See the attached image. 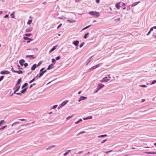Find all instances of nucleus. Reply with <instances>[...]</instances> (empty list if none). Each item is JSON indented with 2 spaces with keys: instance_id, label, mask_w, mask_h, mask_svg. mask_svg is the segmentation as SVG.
<instances>
[{
  "instance_id": "1",
  "label": "nucleus",
  "mask_w": 156,
  "mask_h": 156,
  "mask_svg": "<svg viewBox=\"0 0 156 156\" xmlns=\"http://www.w3.org/2000/svg\"><path fill=\"white\" fill-rule=\"evenodd\" d=\"M89 14L95 17H98L100 16L99 12L94 11H91L89 12Z\"/></svg>"
},
{
  "instance_id": "2",
  "label": "nucleus",
  "mask_w": 156,
  "mask_h": 156,
  "mask_svg": "<svg viewBox=\"0 0 156 156\" xmlns=\"http://www.w3.org/2000/svg\"><path fill=\"white\" fill-rule=\"evenodd\" d=\"M68 100H66L63 102L60 105V107H62L64 106L66 104V103L68 102Z\"/></svg>"
},
{
  "instance_id": "3",
  "label": "nucleus",
  "mask_w": 156,
  "mask_h": 156,
  "mask_svg": "<svg viewBox=\"0 0 156 156\" xmlns=\"http://www.w3.org/2000/svg\"><path fill=\"white\" fill-rule=\"evenodd\" d=\"M9 72L8 71L4 70L1 72L0 73L2 74H7L9 73Z\"/></svg>"
},
{
  "instance_id": "4",
  "label": "nucleus",
  "mask_w": 156,
  "mask_h": 156,
  "mask_svg": "<svg viewBox=\"0 0 156 156\" xmlns=\"http://www.w3.org/2000/svg\"><path fill=\"white\" fill-rule=\"evenodd\" d=\"M26 57L30 59H34L36 58V56L35 55H27L26 56Z\"/></svg>"
},
{
  "instance_id": "5",
  "label": "nucleus",
  "mask_w": 156,
  "mask_h": 156,
  "mask_svg": "<svg viewBox=\"0 0 156 156\" xmlns=\"http://www.w3.org/2000/svg\"><path fill=\"white\" fill-rule=\"evenodd\" d=\"M109 80V79L107 78V77H105V78H103L102 80H101V82H106L108 81Z\"/></svg>"
},
{
  "instance_id": "6",
  "label": "nucleus",
  "mask_w": 156,
  "mask_h": 156,
  "mask_svg": "<svg viewBox=\"0 0 156 156\" xmlns=\"http://www.w3.org/2000/svg\"><path fill=\"white\" fill-rule=\"evenodd\" d=\"M121 2H119L117 3L115 5V7L118 9H119L120 8V4Z\"/></svg>"
},
{
  "instance_id": "7",
  "label": "nucleus",
  "mask_w": 156,
  "mask_h": 156,
  "mask_svg": "<svg viewBox=\"0 0 156 156\" xmlns=\"http://www.w3.org/2000/svg\"><path fill=\"white\" fill-rule=\"evenodd\" d=\"M56 146L55 145H52L49 147L48 148H46L47 150H51Z\"/></svg>"
},
{
  "instance_id": "8",
  "label": "nucleus",
  "mask_w": 156,
  "mask_h": 156,
  "mask_svg": "<svg viewBox=\"0 0 156 156\" xmlns=\"http://www.w3.org/2000/svg\"><path fill=\"white\" fill-rule=\"evenodd\" d=\"M37 66L36 64H34L31 67V70L33 71L34 70Z\"/></svg>"
},
{
  "instance_id": "9",
  "label": "nucleus",
  "mask_w": 156,
  "mask_h": 156,
  "mask_svg": "<svg viewBox=\"0 0 156 156\" xmlns=\"http://www.w3.org/2000/svg\"><path fill=\"white\" fill-rule=\"evenodd\" d=\"M24 62L25 60L23 59L20 60L19 61V63L21 66H23V63Z\"/></svg>"
},
{
  "instance_id": "10",
  "label": "nucleus",
  "mask_w": 156,
  "mask_h": 156,
  "mask_svg": "<svg viewBox=\"0 0 156 156\" xmlns=\"http://www.w3.org/2000/svg\"><path fill=\"white\" fill-rule=\"evenodd\" d=\"M87 98L86 97H84L83 96H81L80 97L79 99L78 100V101L80 102L81 100H83Z\"/></svg>"
},
{
  "instance_id": "11",
  "label": "nucleus",
  "mask_w": 156,
  "mask_h": 156,
  "mask_svg": "<svg viewBox=\"0 0 156 156\" xmlns=\"http://www.w3.org/2000/svg\"><path fill=\"white\" fill-rule=\"evenodd\" d=\"M98 87H99L98 89H100L102 88H103L104 85V84H103L101 83H99L98 84Z\"/></svg>"
},
{
  "instance_id": "12",
  "label": "nucleus",
  "mask_w": 156,
  "mask_h": 156,
  "mask_svg": "<svg viewBox=\"0 0 156 156\" xmlns=\"http://www.w3.org/2000/svg\"><path fill=\"white\" fill-rule=\"evenodd\" d=\"M57 46H54L50 51L49 53H50L51 52H52V51H54L56 48V47Z\"/></svg>"
},
{
  "instance_id": "13",
  "label": "nucleus",
  "mask_w": 156,
  "mask_h": 156,
  "mask_svg": "<svg viewBox=\"0 0 156 156\" xmlns=\"http://www.w3.org/2000/svg\"><path fill=\"white\" fill-rule=\"evenodd\" d=\"M33 30V28L32 27H30L27 29L26 31V32H30L32 31Z\"/></svg>"
},
{
  "instance_id": "14",
  "label": "nucleus",
  "mask_w": 156,
  "mask_h": 156,
  "mask_svg": "<svg viewBox=\"0 0 156 156\" xmlns=\"http://www.w3.org/2000/svg\"><path fill=\"white\" fill-rule=\"evenodd\" d=\"M21 81V78L19 79L18 80L17 82V83L16 84V86H19V85Z\"/></svg>"
},
{
  "instance_id": "15",
  "label": "nucleus",
  "mask_w": 156,
  "mask_h": 156,
  "mask_svg": "<svg viewBox=\"0 0 156 156\" xmlns=\"http://www.w3.org/2000/svg\"><path fill=\"white\" fill-rule=\"evenodd\" d=\"M27 88H26L23 89V90H22L21 91V93L22 94H23L27 91Z\"/></svg>"
},
{
  "instance_id": "16",
  "label": "nucleus",
  "mask_w": 156,
  "mask_h": 156,
  "mask_svg": "<svg viewBox=\"0 0 156 156\" xmlns=\"http://www.w3.org/2000/svg\"><path fill=\"white\" fill-rule=\"evenodd\" d=\"M79 43V42L78 41H76L73 42V44L76 46H77Z\"/></svg>"
},
{
  "instance_id": "17",
  "label": "nucleus",
  "mask_w": 156,
  "mask_h": 156,
  "mask_svg": "<svg viewBox=\"0 0 156 156\" xmlns=\"http://www.w3.org/2000/svg\"><path fill=\"white\" fill-rule=\"evenodd\" d=\"M14 73H17L19 74H20L22 73V71L21 70L16 71H14Z\"/></svg>"
},
{
  "instance_id": "18",
  "label": "nucleus",
  "mask_w": 156,
  "mask_h": 156,
  "mask_svg": "<svg viewBox=\"0 0 156 156\" xmlns=\"http://www.w3.org/2000/svg\"><path fill=\"white\" fill-rule=\"evenodd\" d=\"M16 89L15 90H16V91H18L19 89H20V85L19 86H16Z\"/></svg>"
},
{
  "instance_id": "19",
  "label": "nucleus",
  "mask_w": 156,
  "mask_h": 156,
  "mask_svg": "<svg viewBox=\"0 0 156 156\" xmlns=\"http://www.w3.org/2000/svg\"><path fill=\"white\" fill-rule=\"evenodd\" d=\"M28 84L27 83H25L22 87V88L23 89L26 86H27Z\"/></svg>"
},
{
  "instance_id": "20",
  "label": "nucleus",
  "mask_w": 156,
  "mask_h": 156,
  "mask_svg": "<svg viewBox=\"0 0 156 156\" xmlns=\"http://www.w3.org/2000/svg\"><path fill=\"white\" fill-rule=\"evenodd\" d=\"M44 74V73H43V71L42 72H40L39 73V76L38 77L39 78H40Z\"/></svg>"
},
{
  "instance_id": "21",
  "label": "nucleus",
  "mask_w": 156,
  "mask_h": 156,
  "mask_svg": "<svg viewBox=\"0 0 156 156\" xmlns=\"http://www.w3.org/2000/svg\"><path fill=\"white\" fill-rule=\"evenodd\" d=\"M97 65H96V66H95L92 67H91L90 68V70H92V69H94L96 68L97 67Z\"/></svg>"
},
{
  "instance_id": "22",
  "label": "nucleus",
  "mask_w": 156,
  "mask_h": 156,
  "mask_svg": "<svg viewBox=\"0 0 156 156\" xmlns=\"http://www.w3.org/2000/svg\"><path fill=\"white\" fill-rule=\"evenodd\" d=\"M107 136L106 134H105V135H101V136H98V137L99 138H100V137H105V136Z\"/></svg>"
},
{
  "instance_id": "23",
  "label": "nucleus",
  "mask_w": 156,
  "mask_h": 156,
  "mask_svg": "<svg viewBox=\"0 0 156 156\" xmlns=\"http://www.w3.org/2000/svg\"><path fill=\"white\" fill-rule=\"evenodd\" d=\"M35 78H34L33 79H32L31 80H30L29 82V83H32L35 80Z\"/></svg>"
},
{
  "instance_id": "24",
  "label": "nucleus",
  "mask_w": 156,
  "mask_h": 156,
  "mask_svg": "<svg viewBox=\"0 0 156 156\" xmlns=\"http://www.w3.org/2000/svg\"><path fill=\"white\" fill-rule=\"evenodd\" d=\"M90 26V25H89L88 26H86V27H84V28H83L82 30H83L85 29H86L88 28Z\"/></svg>"
},
{
  "instance_id": "25",
  "label": "nucleus",
  "mask_w": 156,
  "mask_h": 156,
  "mask_svg": "<svg viewBox=\"0 0 156 156\" xmlns=\"http://www.w3.org/2000/svg\"><path fill=\"white\" fill-rule=\"evenodd\" d=\"M90 26V25H89L88 26H86V27H84V28H83L82 30H83L85 29H86L88 28Z\"/></svg>"
},
{
  "instance_id": "26",
  "label": "nucleus",
  "mask_w": 156,
  "mask_h": 156,
  "mask_svg": "<svg viewBox=\"0 0 156 156\" xmlns=\"http://www.w3.org/2000/svg\"><path fill=\"white\" fill-rule=\"evenodd\" d=\"M32 20H29L27 22V24L29 25L31 23V22H32Z\"/></svg>"
},
{
  "instance_id": "27",
  "label": "nucleus",
  "mask_w": 156,
  "mask_h": 156,
  "mask_svg": "<svg viewBox=\"0 0 156 156\" xmlns=\"http://www.w3.org/2000/svg\"><path fill=\"white\" fill-rule=\"evenodd\" d=\"M57 106H58V105H55L53 106V107L51 108H52V109H55V108H56L57 107Z\"/></svg>"
},
{
  "instance_id": "28",
  "label": "nucleus",
  "mask_w": 156,
  "mask_h": 156,
  "mask_svg": "<svg viewBox=\"0 0 156 156\" xmlns=\"http://www.w3.org/2000/svg\"><path fill=\"white\" fill-rule=\"evenodd\" d=\"M5 122V121L4 120H2L0 122V126H1L2 123H3Z\"/></svg>"
},
{
  "instance_id": "29",
  "label": "nucleus",
  "mask_w": 156,
  "mask_h": 156,
  "mask_svg": "<svg viewBox=\"0 0 156 156\" xmlns=\"http://www.w3.org/2000/svg\"><path fill=\"white\" fill-rule=\"evenodd\" d=\"M82 121V119H80L79 121H76L75 122V123L76 124H78L80 122H81Z\"/></svg>"
},
{
  "instance_id": "30",
  "label": "nucleus",
  "mask_w": 156,
  "mask_h": 156,
  "mask_svg": "<svg viewBox=\"0 0 156 156\" xmlns=\"http://www.w3.org/2000/svg\"><path fill=\"white\" fill-rule=\"evenodd\" d=\"M19 122H15L14 123H13V124H12V125H11V126H13V125L15 124H17V123H19Z\"/></svg>"
},
{
  "instance_id": "31",
  "label": "nucleus",
  "mask_w": 156,
  "mask_h": 156,
  "mask_svg": "<svg viewBox=\"0 0 156 156\" xmlns=\"http://www.w3.org/2000/svg\"><path fill=\"white\" fill-rule=\"evenodd\" d=\"M31 35L32 34H25V35L26 36H27V37H30V36H31Z\"/></svg>"
},
{
  "instance_id": "32",
  "label": "nucleus",
  "mask_w": 156,
  "mask_h": 156,
  "mask_svg": "<svg viewBox=\"0 0 156 156\" xmlns=\"http://www.w3.org/2000/svg\"><path fill=\"white\" fill-rule=\"evenodd\" d=\"M7 126V125L4 126H3V127H2L1 128H0V129H2V130L4 128H5Z\"/></svg>"
},
{
  "instance_id": "33",
  "label": "nucleus",
  "mask_w": 156,
  "mask_h": 156,
  "mask_svg": "<svg viewBox=\"0 0 156 156\" xmlns=\"http://www.w3.org/2000/svg\"><path fill=\"white\" fill-rule=\"evenodd\" d=\"M52 65V64H51V65H49V66L47 68V70H48L50 69L51 68V66Z\"/></svg>"
},
{
  "instance_id": "34",
  "label": "nucleus",
  "mask_w": 156,
  "mask_h": 156,
  "mask_svg": "<svg viewBox=\"0 0 156 156\" xmlns=\"http://www.w3.org/2000/svg\"><path fill=\"white\" fill-rule=\"evenodd\" d=\"M89 34V33L88 32H87V33H86V34L84 35V38H85V39H86V38H87V35Z\"/></svg>"
},
{
  "instance_id": "35",
  "label": "nucleus",
  "mask_w": 156,
  "mask_h": 156,
  "mask_svg": "<svg viewBox=\"0 0 156 156\" xmlns=\"http://www.w3.org/2000/svg\"><path fill=\"white\" fill-rule=\"evenodd\" d=\"M42 63V62L41 61H40L38 63L37 66V67L39 66Z\"/></svg>"
},
{
  "instance_id": "36",
  "label": "nucleus",
  "mask_w": 156,
  "mask_h": 156,
  "mask_svg": "<svg viewBox=\"0 0 156 156\" xmlns=\"http://www.w3.org/2000/svg\"><path fill=\"white\" fill-rule=\"evenodd\" d=\"M4 77V76H2L0 77V82L2 81Z\"/></svg>"
},
{
  "instance_id": "37",
  "label": "nucleus",
  "mask_w": 156,
  "mask_h": 156,
  "mask_svg": "<svg viewBox=\"0 0 156 156\" xmlns=\"http://www.w3.org/2000/svg\"><path fill=\"white\" fill-rule=\"evenodd\" d=\"M23 38L25 40H29V39H30L29 38L27 37H23Z\"/></svg>"
},
{
  "instance_id": "38",
  "label": "nucleus",
  "mask_w": 156,
  "mask_h": 156,
  "mask_svg": "<svg viewBox=\"0 0 156 156\" xmlns=\"http://www.w3.org/2000/svg\"><path fill=\"white\" fill-rule=\"evenodd\" d=\"M156 83V80H154L152 81L151 84H154L155 83Z\"/></svg>"
},
{
  "instance_id": "39",
  "label": "nucleus",
  "mask_w": 156,
  "mask_h": 156,
  "mask_svg": "<svg viewBox=\"0 0 156 156\" xmlns=\"http://www.w3.org/2000/svg\"><path fill=\"white\" fill-rule=\"evenodd\" d=\"M70 151V150H69L67 152H66L64 154V155H67L69 152Z\"/></svg>"
},
{
  "instance_id": "40",
  "label": "nucleus",
  "mask_w": 156,
  "mask_h": 156,
  "mask_svg": "<svg viewBox=\"0 0 156 156\" xmlns=\"http://www.w3.org/2000/svg\"><path fill=\"white\" fill-rule=\"evenodd\" d=\"M84 44V43H83V42L82 43H81L80 45V47L81 48V47H82L83 46V45Z\"/></svg>"
},
{
  "instance_id": "41",
  "label": "nucleus",
  "mask_w": 156,
  "mask_h": 156,
  "mask_svg": "<svg viewBox=\"0 0 156 156\" xmlns=\"http://www.w3.org/2000/svg\"><path fill=\"white\" fill-rule=\"evenodd\" d=\"M67 21L70 22H74L73 20H67Z\"/></svg>"
},
{
  "instance_id": "42",
  "label": "nucleus",
  "mask_w": 156,
  "mask_h": 156,
  "mask_svg": "<svg viewBox=\"0 0 156 156\" xmlns=\"http://www.w3.org/2000/svg\"><path fill=\"white\" fill-rule=\"evenodd\" d=\"M19 120H21L22 121H24L26 120V119H19Z\"/></svg>"
},
{
  "instance_id": "43",
  "label": "nucleus",
  "mask_w": 156,
  "mask_h": 156,
  "mask_svg": "<svg viewBox=\"0 0 156 156\" xmlns=\"http://www.w3.org/2000/svg\"><path fill=\"white\" fill-rule=\"evenodd\" d=\"M73 116V115H72L71 116H69L68 117H67L66 118V119L67 120L68 119H69V118H71V117H72Z\"/></svg>"
},
{
  "instance_id": "44",
  "label": "nucleus",
  "mask_w": 156,
  "mask_h": 156,
  "mask_svg": "<svg viewBox=\"0 0 156 156\" xmlns=\"http://www.w3.org/2000/svg\"><path fill=\"white\" fill-rule=\"evenodd\" d=\"M112 151V150H111V151H105V153L106 154H108V153H109V152H110Z\"/></svg>"
},
{
  "instance_id": "45",
  "label": "nucleus",
  "mask_w": 156,
  "mask_h": 156,
  "mask_svg": "<svg viewBox=\"0 0 156 156\" xmlns=\"http://www.w3.org/2000/svg\"><path fill=\"white\" fill-rule=\"evenodd\" d=\"M52 62H55V59H51Z\"/></svg>"
},
{
  "instance_id": "46",
  "label": "nucleus",
  "mask_w": 156,
  "mask_h": 156,
  "mask_svg": "<svg viewBox=\"0 0 156 156\" xmlns=\"http://www.w3.org/2000/svg\"><path fill=\"white\" fill-rule=\"evenodd\" d=\"M107 140L106 139H105V140H103L101 142V144H103Z\"/></svg>"
},
{
  "instance_id": "47",
  "label": "nucleus",
  "mask_w": 156,
  "mask_h": 156,
  "mask_svg": "<svg viewBox=\"0 0 156 156\" xmlns=\"http://www.w3.org/2000/svg\"><path fill=\"white\" fill-rule=\"evenodd\" d=\"M11 16H12V18H14V15L13 14V13H12L11 14Z\"/></svg>"
},
{
  "instance_id": "48",
  "label": "nucleus",
  "mask_w": 156,
  "mask_h": 156,
  "mask_svg": "<svg viewBox=\"0 0 156 156\" xmlns=\"http://www.w3.org/2000/svg\"><path fill=\"white\" fill-rule=\"evenodd\" d=\"M28 65V64L27 63H25L24 64V66L25 67H26Z\"/></svg>"
},
{
  "instance_id": "49",
  "label": "nucleus",
  "mask_w": 156,
  "mask_h": 156,
  "mask_svg": "<svg viewBox=\"0 0 156 156\" xmlns=\"http://www.w3.org/2000/svg\"><path fill=\"white\" fill-rule=\"evenodd\" d=\"M85 133V131H82V132H80L79 134H82V133Z\"/></svg>"
},
{
  "instance_id": "50",
  "label": "nucleus",
  "mask_w": 156,
  "mask_h": 156,
  "mask_svg": "<svg viewBox=\"0 0 156 156\" xmlns=\"http://www.w3.org/2000/svg\"><path fill=\"white\" fill-rule=\"evenodd\" d=\"M120 20V18H119L118 19H116L115 20V21H119Z\"/></svg>"
},
{
  "instance_id": "51",
  "label": "nucleus",
  "mask_w": 156,
  "mask_h": 156,
  "mask_svg": "<svg viewBox=\"0 0 156 156\" xmlns=\"http://www.w3.org/2000/svg\"><path fill=\"white\" fill-rule=\"evenodd\" d=\"M140 86L142 87H146V86L145 85H140Z\"/></svg>"
},
{
  "instance_id": "52",
  "label": "nucleus",
  "mask_w": 156,
  "mask_h": 156,
  "mask_svg": "<svg viewBox=\"0 0 156 156\" xmlns=\"http://www.w3.org/2000/svg\"><path fill=\"white\" fill-rule=\"evenodd\" d=\"M8 17L9 15H6L4 16V18H6Z\"/></svg>"
},
{
  "instance_id": "53",
  "label": "nucleus",
  "mask_w": 156,
  "mask_h": 156,
  "mask_svg": "<svg viewBox=\"0 0 156 156\" xmlns=\"http://www.w3.org/2000/svg\"><path fill=\"white\" fill-rule=\"evenodd\" d=\"M44 68H43L42 69H41L40 70V72H42V71H43V70L44 69Z\"/></svg>"
},
{
  "instance_id": "54",
  "label": "nucleus",
  "mask_w": 156,
  "mask_h": 156,
  "mask_svg": "<svg viewBox=\"0 0 156 156\" xmlns=\"http://www.w3.org/2000/svg\"><path fill=\"white\" fill-rule=\"evenodd\" d=\"M31 124V123H27L26 124H25V125L27 126V125H30Z\"/></svg>"
},
{
  "instance_id": "55",
  "label": "nucleus",
  "mask_w": 156,
  "mask_h": 156,
  "mask_svg": "<svg viewBox=\"0 0 156 156\" xmlns=\"http://www.w3.org/2000/svg\"><path fill=\"white\" fill-rule=\"evenodd\" d=\"M16 94L17 95H21V94H21L20 93H19V92L16 93Z\"/></svg>"
},
{
  "instance_id": "56",
  "label": "nucleus",
  "mask_w": 156,
  "mask_h": 156,
  "mask_svg": "<svg viewBox=\"0 0 156 156\" xmlns=\"http://www.w3.org/2000/svg\"><path fill=\"white\" fill-rule=\"evenodd\" d=\"M11 70H12V72H14V71H16L15 70H14L13 68L12 67V69H11Z\"/></svg>"
},
{
  "instance_id": "57",
  "label": "nucleus",
  "mask_w": 156,
  "mask_h": 156,
  "mask_svg": "<svg viewBox=\"0 0 156 156\" xmlns=\"http://www.w3.org/2000/svg\"><path fill=\"white\" fill-rule=\"evenodd\" d=\"M153 30V27H152L150 29V31L151 32V31H152Z\"/></svg>"
},
{
  "instance_id": "58",
  "label": "nucleus",
  "mask_w": 156,
  "mask_h": 156,
  "mask_svg": "<svg viewBox=\"0 0 156 156\" xmlns=\"http://www.w3.org/2000/svg\"><path fill=\"white\" fill-rule=\"evenodd\" d=\"M100 0H96V2L97 3H98L99 2Z\"/></svg>"
},
{
  "instance_id": "59",
  "label": "nucleus",
  "mask_w": 156,
  "mask_h": 156,
  "mask_svg": "<svg viewBox=\"0 0 156 156\" xmlns=\"http://www.w3.org/2000/svg\"><path fill=\"white\" fill-rule=\"evenodd\" d=\"M39 76L38 75H37L36 76H35L34 78H35V79H36V78H37V77H38Z\"/></svg>"
},
{
  "instance_id": "60",
  "label": "nucleus",
  "mask_w": 156,
  "mask_h": 156,
  "mask_svg": "<svg viewBox=\"0 0 156 156\" xmlns=\"http://www.w3.org/2000/svg\"><path fill=\"white\" fill-rule=\"evenodd\" d=\"M152 152H146V153L148 154H152Z\"/></svg>"
},
{
  "instance_id": "61",
  "label": "nucleus",
  "mask_w": 156,
  "mask_h": 156,
  "mask_svg": "<svg viewBox=\"0 0 156 156\" xmlns=\"http://www.w3.org/2000/svg\"><path fill=\"white\" fill-rule=\"evenodd\" d=\"M47 69L46 70H45L44 71H43V73H46V72H47Z\"/></svg>"
},
{
  "instance_id": "62",
  "label": "nucleus",
  "mask_w": 156,
  "mask_h": 156,
  "mask_svg": "<svg viewBox=\"0 0 156 156\" xmlns=\"http://www.w3.org/2000/svg\"><path fill=\"white\" fill-rule=\"evenodd\" d=\"M151 32L149 31V32H148V34H147V35H148L149 34H150Z\"/></svg>"
},
{
  "instance_id": "63",
  "label": "nucleus",
  "mask_w": 156,
  "mask_h": 156,
  "mask_svg": "<svg viewBox=\"0 0 156 156\" xmlns=\"http://www.w3.org/2000/svg\"><path fill=\"white\" fill-rule=\"evenodd\" d=\"M56 60H58V56H57L56 58Z\"/></svg>"
},
{
  "instance_id": "64",
  "label": "nucleus",
  "mask_w": 156,
  "mask_h": 156,
  "mask_svg": "<svg viewBox=\"0 0 156 156\" xmlns=\"http://www.w3.org/2000/svg\"><path fill=\"white\" fill-rule=\"evenodd\" d=\"M17 66L19 67V68H18V69H22V68H20V66L19 65H18Z\"/></svg>"
}]
</instances>
